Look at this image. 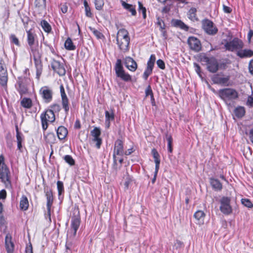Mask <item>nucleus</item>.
I'll return each mask as SVG.
<instances>
[{
    "mask_svg": "<svg viewBox=\"0 0 253 253\" xmlns=\"http://www.w3.org/2000/svg\"><path fill=\"white\" fill-rule=\"evenodd\" d=\"M51 67L60 76H64L66 73L64 65L58 61L53 60L51 63Z\"/></svg>",
    "mask_w": 253,
    "mask_h": 253,
    "instance_id": "nucleus-16",
    "label": "nucleus"
},
{
    "mask_svg": "<svg viewBox=\"0 0 253 253\" xmlns=\"http://www.w3.org/2000/svg\"><path fill=\"white\" fill-rule=\"evenodd\" d=\"M205 214L202 211H198L194 214V217L196 219V223L201 225L204 222Z\"/></svg>",
    "mask_w": 253,
    "mask_h": 253,
    "instance_id": "nucleus-24",
    "label": "nucleus"
},
{
    "mask_svg": "<svg viewBox=\"0 0 253 253\" xmlns=\"http://www.w3.org/2000/svg\"><path fill=\"white\" fill-rule=\"evenodd\" d=\"M6 191L3 189L0 191V200H4L6 197Z\"/></svg>",
    "mask_w": 253,
    "mask_h": 253,
    "instance_id": "nucleus-57",
    "label": "nucleus"
},
{
    "mask_svg": "<svg viewBox=\"0 0 253 253\" xmlns=\"http://www.w3.org/2000/svg\"><path fill=\"white\" fill-rule=\"evenodd\" d=\"M131 181H132V180L129 177V176H128L126 178L125 181L124 182V186H125V189H127L128 188L129 184H130V182H131Z\"/></svg>",
    "mask_w": 253,
    "mask_h": 253,
    "instance_id": "nucleus-53",
    "label": "nucleus"
},
{
    "mask_svg": "<svg viewBox=\"0 0 253 253\" xmlns=\"http://www.w3.org/2000/svg\"><path fill=\"white\" fill-rule=\"evenodd\" d=\"M29 207V202L28 198L25 195H23L20 201V208L21 210L23 211H26Z\"/></svg>",
    "mask_w": 253,
    "mask_h": 253,
    "instance_id": "nucleus-29",
    "label": "nucleus"
},
{
    "mask_svg": "<svg viewBox=\"0 0 253 253\" xmlns=\"http://www.w3.org/2000/svg\"><path fill=\"white\" fill-rule=\"evenodd\" d=\"M194 67H195V70L196 73L201 76L200 73H201V68L200 66L197 63H194Z\"/></svg>",
    "mask_w": 253,
    "mask_h": 253,
    "instance_id": "nucleus-63",
    "label": "nucleus"
},
{
    "mask_svg": "<svg viewBox=\"0 0 253 253\" xmlns=\"http://www.w3.org/2000/svg\"><path fill=\"white\" fill-rule=\"evenodd\" d=\"M90 135L91 136V142L95 143V147L97 149H99L102 142V139L100 137L101 130L100 128L98 127H95L90 131Z\"/></svg>",
    "mask_w": 253,
    "mask_h": 253,
    "instance_id": "nucleus-11",
    "label": "nucleus"
},
{
    "mask_svg": "<svg viewBox=\"0 0 253 253\" xmlns=\"http://www.w3.org/2000/svg\"><path fill=\"white\" fill-rule=\"evenodd\" d=\"M29 82L30 80L25 77H21L18 78L16 88L21 96L28 93V85Z\"/></svg>",
    "mask_w": 253,
    "mask_h": 253,
    "instance_id": "nucleus-9",
    "label": "nucleus"
},
{
    "mask_svg": "<svg viewBox=\"0 0 253 253\" xmlns=\"http://www.w3.org/2000/svg\"><path fill=\"white\" fill-rule=\"evenodd\" d=\"M105 121H108L113 120L114 119V115L113 113H109L108 111H105Z\"/></svg>",
    "mask_w": 253,
    "mask_h": 253,
    "instance_id": "nucleus-50",
    "label": "nucleus"
},
{
    "mask_svg": "<svg viewBox=\"0 0 253 253\" xmlns=\"http://www.w3.org/2000/svg\"><path fill=\"white\" fill-rule=\"evenodd\" d=\"M56 132L58 138L60 140H63L66 137L67 135L68 130L64 126H60L57 128Z\"/></svg>",
    "mask_w": 253,
    "mask_h": 253,
    "instance_id": "nucleus-26",
    "label": "nucleus"
},
{
    "mask_svg": "<svg viewBox=\"0 0 253 253\" xmlns=\"http://www.w3.org/2000/svg\"><path fill=\"white\" fill-rule=\"evenodd\" d=\"M35 7L40 12H42L46 9V0H35Z\"/></svg>",
    "mask_w": 253,
    "mask_h": 253,
    "instance_id": "nucleus-28",
    "label": "nucleus"
},
{
    "mask_svg": "<svg viewBox=\"0 0 253 253\" xmlns=\"http://www.w3.org/2000/svg\"><path fill=\"white\" fill-rule=\"evenodd\" d=\"M45 218L48 219L49 222L51 221V207H47V211L44 214Z\"/></svg>",
    "mask_w": 253,
    "mask_h": 253,
    "instance_id": "nucleus-51",
    "label": "nucleus"
},
{
    "mask_svg": "<svg viewBox=\"0 0 253 253\" xmlns=\"http://www.w3.org/2000/svg\"><path fill=\"white\" fill-rule=\"evenodd\" d=\"M218 94L226 103L238 97L237 91L231 88L220 89L218 91Z\"/></svg>",
    "mask_w": 253,
    "mask_h": 253,
    "instance_id": "nucleus-3",
    "label": "nucleus"
},
{
    "mask_svg": "<svg viewBox=\"0 0 253 253\" xmlns=\"http://www.w3.org/2000/svg\"><path fill=\"white\" fill-rule=\"evenodd\" d=\"M188 44L192 50L198 52L201 49V43L200 41L194 37H190L187 41Z\"/></svg>",
    "mask_w": 253,
    "mask_h": 253,
    "instance_id": "nucleus-15",
    "label": "nucleus"
},
{
    "mask_svg": "<svg viewBox=\"0 0 253 253\" xmlns=\"http://www.w3.org/2000/svg\"><path fill=\"white\" fill-rule=\"evenodd\" d=\"M81 224V217L78 210H75L71 217L70 227L79 228Z\"/></svg>",
    "mask_w": 253,
    "mask_h": 253,
    "instance_id": "nucleus-18",
    "label": "nucleus"
},
{
    "mask_svg": "<svg viewBox=\"0 0 253 253\" xmlns=\"http://www.w3.org/2000/svg\"><path fill=\"white\" fill-rule=\"evenodd\" d=\"M236 55L241 58H250L253 56V50L250 49L241 48L236 53Z\"/></svg>",
    "mask_w": 253,
    "mask_h": 253,
    "instance_id": "nucleus-23",
    "label": "nucleus"
},
{
    "mask_svg": "<svg viewBox=\"0 0 253 253\" xmlns=\"http://www.w3.org/2000/svg\"><path fill=\"white\" fill-rule=\"evenodd\" d=\"M85 8V15L88 17H91L92 16V14L91 12V10L90 7H86Z\"/></svg>",
    "mask_w": 253,
    "mask_h": 253,
    "instance_id": "nucleus-56",
    "label": "nucleus"
},
{
    "mask_svg": "<svg viewBox=\"0 0 253 253\" xmlns=\"http://www.w3.org/2000/svg\"><path fill=\"white\" fill-rule=\"evenodd\" d=\"M57 186L59 198H60L61 195L64 192V188L63 183L61 181H58L57 182Z\"/></svg>",
    "mask_w": 253,
    "mask_h": 253,
    "instance_id": "nucleus-40",
    "label": "nucleus"
},
{
    "mask_svg": "<svg viewBox=\"0 0 253 253\" xmlns=\"http://www.w3.org/2000/svg\"><path fill=\"white\" fill-rule=\"evenodd\" d=\"M201 61L207 65L208 71L211 73H215L218 70L219 65L217 60L213 57H208L204 55L200 58Z\"/></svg>",
    "mask_w": 253,
    "mask_h": 253,
    "instance_id": "nucleus-6",
    "label": "nucleus"
},
{
    "mask_svg": "<svg viewBox=\"0 0 253 253\" xmlns=\"http://www.w3.org/2000/svg\"><path fill=\"white\" fill-rule=\"evenodd\" d=\"M7 82V73L6 70L0 64V84L5 86Z\"/></svg>",
    "mask_w": 253,
    "mask_h": 253,
    "instance_id": "nucleus-22",
    "label": "nucleus"
},
{
    "mask_svg": "<svg viewBox=\"0 0 253 253\" xmlns=\"http://www.w3.org/2000/svg\"><path fill=\"white\" fill-rule=\"evenodd\" d=\"M50 109H48L49 111H52L53 113H58L60 110L61 108L59 104H53L50 106Z\"/></svg>",
    "mask_w": 253,
    "mask_h": 253,
    "instance_id": "nucleus-45",
    "label": "nucleus"
},
{
    "mask_svg": "<svg viewBox=\"0 0 253 253\" xmlns=\"http://www.w3.org/2000/svg\"><path fill=\"white\" fill-rule=\"evenodd\" d=\"M246 105L249 107H252L253 105V95L249 96L246 102Z\"/></svg>",
    "mask_w": 253,
    "mask_h": 253,
    "instance_id": "nucleus-54",
    "label": "nucleus"
},
{
    "mask_svg": "<svg viewBox=\"0 0 253 253\" xmlns=\"http://www.w3.org/2000/svg\"><path fill=\"white\" fill-rule=\"evenodd\" d=\"M60 9L62 13H66L68 11V6L66 4H61Z\"/></svg>",
    "mask_w": 253,
    "mask_h": 253,
    "instance_id": "nucleus-61",
    "label": "nucleus"
},
{
    "mask_svg": "<svg viewBox=\"0 0 253 253\" xmlns=\"http://www.w3.org/2000/svg\"><path fill=\"white\" fill-rule=\"evenodd\" d=\"M212 81L214 84H221L223 86H229L230 85V77L220 76L219 75H215L212 77Z\"/></svg>",
    "mask_w": 253,
    "mask_h": 253,
    "instance_id": "nucleus-17",
    "label": "nucleus"
},
{
    "mask_svg": "<svg viewBox=\"0 0 253 253\" xmlns=\"http://www.w3.org/2000/svg\"><path fill=\"white\" fill-rule=\"evenodd\" d=\"M117 43L119 49L124 52L129 50L130 38L128 33L125 29H120L117 35Z\"/></svg>",
    "mask_w": 253,
    "mask_h": 253,
    "instance_id": "nucleus-1",
    "label": "nucleus"
},
{
    "mask_svg": "<svg viewBox=\"0 0 253 253\" xmlns=\"http://www.w3.org/2000/svg\"><path fill=\"white\" fill-rule=\"evenodd\" d=\"M253 36V31L252 30H250L247 35V38L249 43L251 42V39Z\"/></svg>",
    "mask_w": 253,
    "mask_h": 253,
    "instance_id": "nucleus-62",
    "label": "nucleus"
},
{
    "mask_svg": "<svg viewBox=\"0 0 253 253\" xmlns=\"http://www.w3.org/2000/svg\"><path fill=\"white\" fill-rule=\"evenodd\" d=\"M242 203L243 205H244L245 206L251 208L253 207V204L252 203L247 199H243L242 200Z\"/></svg>",
    "mask_w": 253,
    "mask_h": 253,
    "instance_id": "nucleus-49",
    "label": "nucleus"
},
{
    "mask_svg": "<svg viewBox=\"0 0 253 253\" xmlns=\"http://www.w3.org/2000/svg\"><path fill=\"white\" fill-rule=\"evenodd\" d=\"M139 12H142L143 17L145 19L146 17V9L145 7L143 6L142 3L140 1L138 2Z\"/></svg>",
    "mask_w": 253,
    "mask_h": 253,
    "instance_id": "nucleus-47",
    "label": "nucleus"
},
{
    "mask_svg": "<svg viewBox=\"0 0 253 253\" xmlns=\"http://www.w3.org/2000/svg\"><path fill=\"white\" fill-rule=\"evenodd\" d=\"M166 137L167 140L168 141V151L171 153L172 152V138L170 135H169L168 133L166 134Z\"/></svg>",
    "mask_w": 253,
    "mask_h": 253,
    "instance_id": "nucleus-41",
    "label": "nucleus"
},
{
    "mask_svg": "<svg viewBox=\"0 0 253 253\" xmlns=\"http://www.w3.org/2000/svg\"><path fill=\"white\" fill-rule=\"evenodd\" d=\"M114 69L116 76L121 80L126 82L132 81L131 76L124 70L120 59L117 60Z\"/></svg>",
    "mask_w": 253,
    "mask_h": 253,
    "instance_id": "nucleus-5",
    "label": "nucleus"
},
{
    "mask_svg": "<svg viewBox=\"0 0 253 253\" xmlns=\"http://www.w3.org/2000/svg\"><path fill=\"white\" fill-rule=\"evenodd\" d=\"M10 39L12 42L17 45L19 44V40L14 35H12L10 36Z\"/></svg>",
    "mask_w": 253,
    "mask_h": 253,
    "instance_id": "nucleus-55",
    "label": "nucleus"
},
{
    "mask_svg": "<svg viewBox=\"0 0 253 253\" xmlns=\"http://www.w3.org/2000/svg\"><path fill=\"white\" fill-rule=\"evenodd\" d=\"M79 228L76 227H70L68 230L67 233V236L68 239H72L76 236L77 232Z\"/></svg>",
    "mask_w": 253,
    "mask_h": 253,
    "instance_id": "nucleus-35",
    "label": "nucleus"
},
{
    "mask_svg": "<svg viewBox=\"0 0 253 253\" xmlns=\"http://www.w3.org/2000/svg\"><path fill=\"white\" fill-rule=\"evenodd\" d=\"M64 160L70 166H73L75 165V161L71 155H65L64 157Z\"/></svg>",
    "mask_w": 253,
    "mask_h": 253,
    "instance_id": "nucleus-43",
    "label": "nucleus"
},
{
    "mask_svg": "<svg viewBox=\"0 0 253 253\" xmlns=\"http://www.w3.org/2000/svg\"><path fill=\"white\" fill-rule=\"evenodd\" d=\"M223 11L226 13H230L232 11V9L225 4L223 5Z\"/></svg>",
    "mask_w": 253,
    "mask_h": 253,
    "instance_id": "nucleus-58",
    "label": "nucleus"
},
{
    "mask_svg": "<svg viewBox=\"0 0 253 253\" xmlns=\"http://www.w3.org/2000/svg\"><path fill=\"white\" fill-rule=\"evenodd\" d=\"M25 253H33V249L31 244L26 247Z\"/></svg>",
    "mask_w": 253,
    "mask_h": 253,
    "instance_id": "nucleus-64",
    "label": "nucleus"
},
{
    "mask_svg": "<svg viewBox=\"0 0 253 253\" xmlns=\"http://www.w3.org/2000/svg\"><path fill=\"white\" fill-rule=\"evenodd\" d=\"M145 95L146 96H148L149 95H150L151 96V100L154 101L153 91L150 85H149L145 89Z\"/></svg>",
    "mask_w": 253,
    "mask_h": 253,
    "instance_id": "nucleus-46",
    "label": "nucleus"
},
{
    "mask_svg": "<svg viewBox=\"0 0 253 253\" xmlns=\"http://www.w3.org/2000/svg\"><path fill=\"white\" fill-rule=\"evenodd\" d=\"M45 193L47 200L46 207H51L53 200L52 191L51 190H47L45 191Z\"/></svg>",
    "mask_w": 253,
    "mask_h": 253,
    "instance_id": "nucleus-30",
    "label": "nucleus"
},
{
    "mask_svg": "<svg viewBox=\"0 0 253 253\" xmlns=\"http://www.w3.org/2000/svg\"><path fill=\"white\" fill-rule=\"evenodd\" d=\"M41 55H39L38 57L37 58L36 56L33 57L35 67L36 68V76L38 79L40 78L42 70V65L41 60Z\"/></svg>",
    "mask_w": 253,
    "mask_h": 253,
    "instance_id": "nucleus-21",
    "label": "nucleus"
},
{
    "mask_svg": "<svg viewBox=\"0 0 253 253\" xmlns=\"http://www.w3.org/2000/svg\"><path fill=\"white\" fill-rule=\"evenodd\" d=\"M249 72L253 75V59H252L249 64Z\"/></svg>",
    "mask_w": 253,
    "mask_h": 253,
    "instance_id": "nucleus-60",
    "label": "nucleus"
},
{
    "mask_svg": "<svg viewBox=\"0 0 253 253\" xmlns=\"http://www.w3.org/2000/svg\"><path fill=\"white\" fill-rule=\"evenodd\" d=\"M121 2L122 5L123 6V7L125 9L128 10L129 11H130L131 13V14L132 15H136V12L135 9L133 6L132 5L128 4V3H126V2H125L124 1H123L122 0H121Z\"/></svg>",
    "mask_w": 253,
    "mask_h": 253,
    "instance_id": "nucleus-31",
    "label": "nucleus"
},
{
    "mask_svg": "<svg viewBox=\"0 0 253 253\" xmlns=\"http://www.w3.org/2000/svg\"><path fill=\"white\" fill-rule=\"evenodd\" d=\"M210 180L212 188L215 191H221L222 190V185L217 179L211 178Z\"/></svg>",
    "mask_w": 253,
    "mask_h": 253,
    "instance_id": "nucleus-27",
    "label": "nucleus"
},
{
    "mask_svg": "<svg viewBox=\"0 0 253 253\" xmlns=\"http://www.w3.org/2000/svg\"><path fill=\"white\" fill-rule=\"evenodd\" d=\"M172 24L174 26L179 27L185 31L188 30V27L180 20H173Z\"/></svg>",
    "mask_w": 253,
    "mask_h": 253,
    "instance_id": "nucleus-32",
    "label": "nucleus"
},
{
    "mask_svg": "<svg viewBox=\"0 0 253 253\" xmlns=\"http://www.w3.org/2000/svg\"><path fill=\"white\" fill-rule=\"evenodd\" d=\"M197 9L195 7L191 8L188 12V18L192 21L197 20L196 17Z\"/></svg>",
    "mask_w": 253,
    "mask_h": 253,
    "instance_id": "nucleus-37",
    "label": "nucleus"
},
{
    "mask_svg": "<svg viewBox=\"0 0 253 253\" xmlns=\"http://www.w3.org/2000/svg\"><path fill=\"white\" fill-rule=\"evenodd\" d=\"M5 247L7 253H13L14 244L12 241V236L9 233L7 234L5 236Z\"/></svg>",
    "mask_w": 253,
    "mask_h": 253,
    "instance_id": "nucleus-19",
    "label": "nucleus"
},
{
    "mask_svg": "<svg viewBox=\"0 0 253 253\" xmlns=\"http://www.w3.org/2000/svg\"><path fill=\"white\" fill-rule=\"evenodd\" d=\"M42 129L45 131L48 127V122L52 123L55 121V114L52 111L46 110L41 115Z\"/></svg>",
    "mask_w": 253,
    "mask_h": 253,
    "instance_id": "nucleus-7",
    "label": "nucleus"
},
{
    "mask_svg": "<svg viewBox=\"0 0 253 253\" xmlns=\"http://www.w3.org/2000/svg\"><path fill=\"white\" fill-rule=\"evenodd\" d=\"M60 93H61V98L67 97L66 94V93H65V90H64V87H63V86L62 85H60Z\"/></svg>",
    "mask_w": 253,
    "mask_h": 253,
    "instance_id": "nucleus-59",
    "label": "nucleus"
},
{
    "mask_svg": "<svg viewBox=\"0 0 253 253\" xmlns=\"http://www.w3.org/2000/svg\"><path fill=\"white\" fill-rule=\"evenodd\" d=\"M32 100L29 98L24 97L21 101V106L26 109H30L32 106Z\"/></svg>",
    "mask_w": 253,
    "mask_h": 253,
    "instance_id": "nucleus-33",
    "label": "nucleus"
},
{
    "mask_svg": "<svg viewBox=\"0 0 253 253\" xmlns=\"http://www.w3.org/2000/svg\"><path fill=\"white\" fill-rule=\"evenodd\" d=\"M234 112L237 117L241 118L245 115V110L243 107L239 106L235 109Z\"/></svg>",
    "mask_w": 253,
    "mask_h": 253,
    "instance_id": "nucleus-38",
    "label": "nucleus"
},
{
    "mask_svg": "<svg viewBox=\"0 0 253 253\" xmlns=\"http://www.w3.org/2000/svg\"><path fill=\"white\" fill-rule=\"evenodd\" d=\"M61 100L62 108L64 109L65 113L68 114L69 111V99L67 97H66L62 98Z\"/></svg>",
    "mask_w": 253,
    "mask_h": 253,
    "instance_id": "nucleus-36",
    "label": "nucleus"
},
{
    "mask_svg": "<svg viewBox=\"0 0 253 253\" xmlns=\"http://www.w3.org/2000/svg\"><path fill=\"white\" fill-rule=\"evenodd\" d=\"M152 69L146 68L143 75V78L145 80H147L148 77L152 73Z\"/></svg>",
    "mask_w": 253,
    "mask_h": 253,
    "instance_id": "nucleus-48",
    "label": "nucleus"
},
{
    "mask_svg": "<svg viewBox=\"0 0 253 253\" xmlns=\"http://www.w3.org/2000/svg\"><path fill=\"white\" fill-rule=\"evenodd\" d=\"M126 67L130 71L134 72L137 69L136 62L130 57H126L124 60Z\"/></svg>",
    "mask_w": 253,
    "mask_h": 253,
    "instance_id": "nucleus-20",
    "label": "nucleus"
},
{
    "mask_svg": "<svg viewBox=\"0 0 253 253\" xmlns=\"http://www.w3.org/2000/svg\"><path fill=\"white\" fill-rule=\"evenodd\" d=\"M94 4L95 8L97 10H100L102 9L104 4L103 0H94Z\"/></svg>",
    "mask_w": 253,
    "mask_h": 253,
    "instance_id": "nucleus-42",
    "label": "nucleus"
},
{
    "mask_svg": "<svg viewBox=\"0 0 253 253\" xmlns=\"http://www.w3.org/2000/svg\"><path fill=\"white\" fill-rule=\"evenodd\" d=\"M0 179L6 187L11 185L10 171L6 166L0 168Z\"/></svg>",
    "mask_w": 253,
    "mask_h": 253,
    "instance_id": "nucleus-14",
    "label": "nucleus"
},
{
    "mask_svg": "<svg viewBox=\"0 0 253 253\" xmlns=\"http://www.w3.org/2000/svg\"><path fill=\"white\" fill-rule=\"evenodd\" d=\"M231 199L228 197H222L219 200L220 204L219 209L224 214L229 215L232 212V209L230 205Z\"/></svg>",
    "mask_w": 253,
    "mask_h": 253,
    "instance_id": "nucleus-8",
    "label": "nucleus"
},
{
    "mask_svg": "<svg viewBox=\"0 0 253 253\" xmlns=\"http://www.w3.org/2000/svg\"><path fill=\"white\" fill-rule=\"evenodd\" d=\"M124 154L123 141L121 139H117L114 144L113 152V161L115 164L117 163V156H123Z\"/></svg>",
    "mask_w": 253,
    "mask_h": 253,
    "instance_id": "nucleus-12",
    "label": "nucleus"
},
{
    "mask_svg": "<svg viewBox=\"0 0 253 253\" xmlns=\"http://www.w3.org/2000/svg\"><path fill=\"white\" fill-rule=\"evenodd\" d=\"M90 31L93 33L94 35L98 39H101L103 38H104L103 35L99 31L97 30L90 28Z\"/></svg>",
    "mask_w": 253,
    "mask_h": 253,
    "instance_id": "nucleus-44",
    "label": "nucleus"
},
{
    "mask_svg": "<svg viewBox=\"0 0 253 253\" xmlns=\"http://www.w3.org/2000/svg\"><path fill=\"white\" fill-rule=\"evenodd\" d=\"M39 94L44 103H49L52 101L53 92L49 87L42 86L39 90Z\"/></svg>",
    "mask_w": 253,
    "mask_h": 253,
    "instance_id": "nucleus-10",
    "label": "nucleus"
},
{
    "mask_svg": "<svg viewBox=\"0 0 253 253\" xmlns=\"http://www.w3.org/2000/svg\"><path fill=\"white\" fill-rule=\"evenodd\" d=\"M203 28L207 34L213 35L217 33V28L214 26V24L210 20L206 19L202 22Z\"/></svg>",
    "mask_w": 253,
    "mask_h": 253,
    "instance_id": "nucleus-13",
    "label": "nucleus"
},
{
    "mask_svg": "<svg viewBox=\"0 0 253 253\" xmlns=\"http://www.w3.org/2000/svg\"><path fill=\"white\" fill-rule=\"evenodd\" d=\"M157 65L161 69L164 70L165 68V64L163 60L159 59L157 61Z\"/></svg>",
    "mask_w": 253,
    "mask_h": 253,
    "instance_id": "nucleus-52",
    "label": "nucleus"
},
{
    "mask_svg": "<svg viewBox=\"0 0 253 253\" xmlns=\"http://www.w3.org/2000/svg\"><path fill=\"white\" fill-rule=\"evenodd\" d=\"M27 42L31 49V55L37 58L39 55H41V54L39 50L38 42H36V35L32 30L27 31Z\"/></svg>",
    "mask_w": 253,
    "mask_h": 253,
    "instance_id": "nucleus-2",
    "label": "nucleus"
},
{
    "mask_svg": "<svg viewBox=\"0 0 253 253\" xmlns=\"http://www.w3.org/2000/svg\"><path fill=\"white\" fill-rule=\"evenodd\" d=\"M65 48L68 50H74L76 49V46L74 44L72 40L68 38L64 43Z\"/></svg>",
    "mask_w": 253,
    "mask_h": 253,
    "instance_id": "nucleus-34",
    "label": "nucleus"
},
{
    "mask_svg": "<svg viewBox=\"0 0 253 253\" xmlns=\"http://www.w3.org/2000/svg\"><path fill=\"white\" fill-rule=\"evenodd\" d=\"M224 44V46L226 50L236 52V53L244 47V43L242 40L238 38H234L231 41H225Z\"/></svg>",
    "mask_w": 253,
    "mask_h": 253,
    "instance_id": "nucleus-4",
    "label": "nucleus"
},
{
    "mask_svg": "<svg viewBox=\"0 0 253 253\" xmlns=\"http://www.w3.org/2000/svg\"><path fill=\"white\" fill-rule=\"evenodd\" d=\"M151 153L154 159V162L155 163L156 172H157V171H158L159 169L160 164V155L158 153L157 150L155 148H153L152 150Z\"/></svg>",
    "mask_w": 253,
    "mask_h": 253,
    "instance_id": "nucleus-25",
    "label": "nucleus"
},
{
    "mask_svg": "<svg viewBox=\"0 0 253 253\" xmlns=\"http://www.w3.org/2000/svg\"><path fill=\"white\" fill-rule=\"evenodd\" d=\"M41 25L43 30L46 33H49L51 31V28L49 23L45 20H42Z\"/></svg>",
    "mask_w": 253,
    "mask_h": 253,
    "instance_id": "nucleus-39",
    "label": "nucleus"
}]
</instances>
